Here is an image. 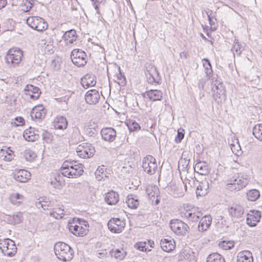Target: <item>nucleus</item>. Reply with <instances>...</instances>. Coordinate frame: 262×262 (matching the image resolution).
<instances>
[{
    "mask_svg": "<svg viewBox=\"0 0 262 262\" xmlns=\"http://www.w3.org/2000/svg\"><path fill=\"white\" fill-rule=\"evenodd\" d=\"M69 231L77 236L83 237L89 231V225L87 221L83 219L73 218L70 220L68 224Z\"/></svg>",
    "mask_w": 262,
    "mask_h": 262,
    "instance_id": "nucleus-1",
    "label": "nucleus"
},
{
    "mask_svg": "<svg viewBox=\"0 0 262 262\" xmlns=\"http://www.w3.org/2000/svg\"><path fill=\"white\" fill-rule=\"evenodd\" d=\"M211 81L213 98L217 103H222L226 98L225 89L217 75H212Z\"/></svg>",
    "mask_w": 262,
    "mask_h": 262,
    "instance_id": "nucleus-2",
    "label": "nucleus"
},
{
    "mask_svg": "<svg viewBox=\"0 0 262 262\" xmlns=\"http://www.w3.org/2000/svg\"><path fill=\"white\" fill-rule=\"evenodd\" d=\"M248 181L243 175L236 173L227 181V189L231 191H239L245 187Z\"/></svg>",
    "mask_w": 262,
    "mask_h": 262,
    "instance_id": "nucleus-3",
    "label": "nucleus"
},
{
    "mask_svg": "<svg viewBox=\"0 0 262 262\" xmlns=\"http://www.w3.org/2000/svg\"><path fill=\"white\" fill-rule=\"evenodd\" d=\"M0 250L4 255L11 257L16 254L17 247L13 241L5 238L0 240Z\"/></svg>",
    "mask_w": 262,
    "mask_h": 262,
    "instance_id": "nucleus-4",
    "label": "nucleus"
},
{
    "mask_svg": "<svg viewBox=\"0 0 262 262\" xmlns=\"http://www.w3.org/2000/svg\"><path fill=\"white\" fill-rule=\"evenodd\" d=\"M26 21L31 28L39 32L46 30L48 27L47 23L39 16L29 17Z\"/></svg>",
    "mask_w": 262,
    "mask_h": 262,
    "instance_id": "nucleus-5",
    "label": "nucleus"
},
{
    "mask_svg": "<svg viewBox=\"0 0 262 262\" xmlns=\"http://www.w3.org/2000/svg\"><path fill=\"white\" fill-rule=\"evenodd\" d=\"M76 152L80 158H90L94 156L95 149L91 144L84 142L77 147Z\"/></svg>",
    "mask_w": 262,
    "mask_h": 262,
    "instance_id": "nucleus-6",
    "label": "nucleus"
},
{
    "mask_svg": "<svg viewBox=\"0 0 262 262\" xmlns=\"http://www.w3.org/2000/svg\"><path fill=\"white\" fill-rule=\"evenodd\" d=\"M142 167L144 171L150 175L156 173L158 165L156 159L150 156L147 155L142 160Z\"/></svg>",
    "mask_w": 262,
    "mask_h": 262,
    "instance_id": "nucleus-7",
    "label": "nucleus"
},
{
    "mask_svg": "<svg viewBox=\"0 0 262 262\" xmlns=\"http://www.w3.org/2000/svg\"><path fill=\"white\" fill-rule=\"evenodd\" d=\"M71 59L73 64L78 67L84 66L87 62L86 53L80 49H74L72 51Z\"/></svg>",
    "mask_w": 262,
    "mask_h": 262,
    "instance_id": "nucleus-8",
    "label": "nucleus"
},
{
    "mask_svg": "<svg viewBox=\"0 0 262 262\" xmlns=\"http://www.w3.org/2000/svg\"><path fill=\"white\" fill-rule=\"evenodd\" d=\"M22 57V51L13 48L8 51L6 56V61L8 63H11L14 66H15L20 62Z\"/></svg>",
    "mask_w": 262,
    "mask_h": 262,
    "instance_id": "nucleus-9",
    "label": "nucleus"
},
{
    "mask_svg": "<svg viewBox=\"0 0 262 262\" xmlns=\"http://www.w3.org/2000/svg\"><path fill=\"white\" fill-rule=\"evenodd\" d=\"M83 171L81 164H76L75 162L73 163L67 161V177L77 178L82 174Z\"/></svg>",
    "mask_w": 262,
    "mask_h": 262,
    "instance_id": "nucleus-10",
    "label": "nucleus"
},
{
    "mask_svg": "<svg viewBox=\"0 0 262 262\" xmlns=\"http://www.w3.org/2000/svg\"><path fill=\"white\" fill-rule=\"evenodd\" d=\"M180 214L182 217L186 218L188 221L192 222H197L203 215L202 212L197 211L195 208L184 209L181 211Z\"/></svg>",
    "mask_w": 262,
    "mask_h": 262,
    "instance_id": "nucleus-11",
    "label": "nucleus"
},
{
    "mask_svg": "<svg viewBox=\"0 0 262 262\" xmlns=\"http://www.w3.org/2000/svg\"><path fill=\"white\" fill-rule=\"evenodd\" d=\"M107 226L112 232L118 233L124 230L125 223L124 221L119 218H113L108 221Z\"/></svg>",
    "mask_w": 262,
    "mask_h": 262,
    "instance_id": "nucleus-12",
    "label": "nucleus"
},
{
    "mask_svg": "<svg viewBox=\"0 0 262 262\" xmlns=\"http://www.w3.org/2000/svg\"><path fill=\"white\" fill-rule=\"evenodd\" d=\"M24 94L26 99L35 100L39 97L41 91L37 86L32 84H27L24 89Z\"/></svg>",
    "mask_w": 262,
    "mask_h": 262,
    "instance_id": "nucleus-13",
    "label": "nucleus"
},
{
    "mask_svg": "<svg viewBox=\"0 0 262 262\" xmlns=\"http://www.w3.org/2000/svg\"><path fill=\"white\" fill-rule=\"evenodd\" d=\"M170 228L177 234L184 235L189 229V226L184 222L180 220L171 221Z\"/></svg>",
    "mask_w": 262,
    "mask_h": 262,
    "instance_id": "nucleus-14",
    "label": "nucleus"
},
{
    "mask_svg": "<svg viewBox=\"0 0 262 262\" xmlns=\"http://www.w3.org/2000/svg\"><path fill=\"white\" fill-rule=\"evenodd\" d=\"M261 212L257 210H250L247 214V224L250 227H254L259 222Z\"/></svg>",
    "mask_w": 262,
    "mask_h": 262,
    "instance_id": "nucleus-15",
    "label": "nucleus"
},
{
    "mask_svg": "<svg viewBox=\"0 0 262 262\" xmlns=\"http://www.w3.org/2000/svg\"><path fill=\"white\" fill-rule=\"evenodd\" d=\"M228 212L232 220H236L242 217L244 213V209L239 204H234L228 209Z\"/></svg>",
    "mask_w": 262,
    "mask_h": 262,
    "instance_id": "nucleus-16",
    "label": "nucleus"
},
{
    "mask_svg": "<svg viewBox=\"0 0 262 262\" xmlns=\"http://www.w3.org/2000/svg\"><path fill=\"white\" fill-rule=\"evenodd\" d=\"M65 169L66 167H64L63 165H62V166L61 167L60 173H59L57 176H56L54 180L51 181V184L54 186V187L57 189H60L64 186V177H66V174L65 172L63 170Z\"/></svg>",
    "mask_w": 262,
    "mask_h": 262,
    "instance_id": "nucleus-17",
    "label": "nucleus"
},
{
    "mask_svg": "<svg viewBox=\"0 0 262 262\" xmlns=\"http://www.w3.org/2000/svg\"><path fill=\"white\" fill-rule=\"evenodd\" d=\"M100 96L99 93L95 89L88 91L85 95V100L89 104H95L98 102Z\"/></svg>",
    "mask_w": 262,
    "mask_h": 262,
    "instance_id": "nucleus-18",
    "label": "nucleus"
},
{
    "mask_svg": "<svg viewBox=\"0 0 262 262\" xmlns=\"http://www.w3.org/2000/svg\"><path fill=\"white\" fill-rule=\"evenodd\" d=\"M101 135L104 140L112 142L116 139V132L113 128L106 127L101 129Z\"/></svg>",
    "mask_w": 262,
    "mask_h": 262,
    "instance_id": "nucleus-19",
    "label": "nucleus"
},
{
    "mask_svg": "<svg viewBox=\"0 0 262 262\" xmlns=\"http://www.w3.org/2000/svg\"><path fill=\"white\" fill-rule=\"evenodd\" d=\"M14 179L20 183H26L31 178V173L25 169L15 171L14 174Z\"/></svg>",
    "mask_w": 262,
    "mask_h": 262,
    "instance_id": "nucleus-20",
    "label": "nucleus"
},
{
    "mask_svg": "<svg viewBox=\"0 0 262 262\" xmlns=\"http://www.w3.org/2000/svg\"><path fill=\"white\" fill-rule=\"evenodd\" d=\"M54 251L59 259L66 261V243H57L54 246Z\"/></svg>",
    "mask_w": 262,
    "mask_h": 262,
    "instance_id": "nucleus-21",
    "label": "nucleus"
},
{
    "mask_svg": "<svg viewBox=\"0 0 262 262\" xmlns=\"http://www.w3.org/2000/svg\"><path fill=\"white\" fill-rule=\"evenodd\" d=\"M96 83V77L92 74H88L81 79V84L84 89L93 86Z\"/></svg>",
    "mask_w": 262,
    "mask_h": 262,
    "instance_id": "nucleus-22",
    "label": "nucleus"
},
{
    "mask_svg": "<svg viewBox=\"0 0 262 262\" xmlns=\"http://www.w3.org/2000/svg\"><path fill=\"white\" fill-rule=\"evenodd\" d=\"M145 75L149 83L158 82L159 80V73L155 67H151L145 72Z\"/></svg>",
    "mask_w": 262,
    "mask_h": 262,
    "instance_id": "nucleus-23",
    "label": "nucleus"
},
{
    "mask_svg": "<svg viewBox=\"0 0 262 262\" xmlns=\"http://www.w3.org/2000/svg\"><path fill=\"white\" fill-rule=\"evenodd\" d=\"M201 218L198 225V229L199 231L203 232L206 231L210 227L212 223V217L210 215H206Z\"/></svg>",
    "mask_w": 262,
    "mask_h": 262,
    "instance_id": "nucleus-24",
    "label": "nucleus"
},
{
    "mask_svg": "<svg viewBox=\"0 0 262 262\" xmlns=\"http://www.w3.org/2000/svg\"><path fill=\"white\" fill-rule=\"evenodd\" d=\"M39 45L42 52L44 54L50 55L53 53L54 47L50 41L42 39Z\"/></svg>",
    "mask_w": 262,
    "mask_h": 262,
    "instance_id": "nucleus-25",
    "label": "nucleus"
},
{
    "mask_svg": "<svg viewBox=\"0 0 262 262\" xmlns=\"http://www.w3.org/2000/svg\"><path fill=\"white\" fill-rule=\"evenodd\" d=\"M160 245L162 249L167 252H170L175 247L174 241L170 237L162 239Z\"/></svg>",
    "mask_w": 262,
    "mask_h": 262,
    "instance_id": "nucleus-26",
    "label": "nucleus"
},
{
    "mask_svg": "<svg viewBox=\"0 0 262 262\" xmlns=\"http://www.w3.org/2000/svg\"><path fill=\"white\" fill-rule=\"evenodd\" d=\"M194 171L201 175H206L208 173L209 167L205 162L200 161L194 166Z\"/></svg>",
    "mask_w": 262,
    "mask_h": 262,
    "instance_id": "nucleus-27",
    "label": "nucleus"
},
{
    "mask_svg": "<svg viewBox=\"0 0 262 262\" xmlns=\"http://www.w3.org/2000/svg\"><path fill=\"white\" fill-rule=\"evenodd\" d=\"M237 257V262H253L252 253L249 251L240 252Z\"/></svg>",
    "mask_w": 262,
    "mask_h": 262,
    "instance_id": "nucleus-28",
    "label": "nucleus"
},
{
    "mask_svg": "<svg viewBox=\"0 0 262 262\" xmlns=\"http://www.w3.org/2000/svg\"><path fill=\"white\" fill-rule=\"evenodd\" d=\"M209 189V183L204 180L199 183L196 187V194L197 196H203L208 193Z\"/></svg>",
    "mask_w": 262,
    "mask_h": 262,
    "instance_id": "nucleus-29",
    "label": "nucleus"
},
{
    "mask_svg": "<svg viewBox=\"0 0 262 262\" xmlns=\"http://www.w3.org/2000/svg\"><path fill=\"white\" fill-rule=\"evenodd\" d=\"M46 112L42 105L34 107L31 112L32 118L41 119L45 116Z\"/></svg>",
    "mask_w": 262,
    "mask_h": 262,
    "instance_id": "nucleus-30",
    "label": "nucleus"
},
{
    "mask_svg": "<svg viewBox=\"0 0 262 262\" xmlns=\"http://www.w3.org/2000/svg\"><path fill=\"white\" fill-rule=\"evenodd\" d=\"M52 124L56 129L63 130L66 129V117L58 115L54 120Z\"/></svg>",
    "mask_w": 262,
    "mask_h": 262,
    "instance_id": "nucleus-31",
    "label": "nucleus"
},
{
    "mask_svg": "<svg viewBox=\"0 0 262 262\" xmlns=\"http://www.w3.org/2000/svg\"><path fill=\"white\" fill-rule=\"evenodd\" d=\"M106 202L111 205L116 204L119 201V195L114 191L108 192L105 197Z\"/></svg>",
    "mask_w": 262,
    "mask_h": 262,
    "instance_id": "nucleus-32",
    "label": "nucleus"
},
{
    "mask_svg": "<svg viewBox=\"0 0 262 262\" xmlns=\"http://www.w3.org/2000/svg\"><path fill=\"white\" fill-rule=\"evenodd\" d=\"M146 193L149 199L152 200V198L158 197L159 195L160 192L158 187L155 185H149L146 189Z\"/></svg>",
    "mask_w": 262,
    "mask_h": 262,
    "instance_id": "nucleus-33",
    "label": "nucleus"
},
{
    "mask_svg": "<svg viewBox=\"0 0 262 262\" xmlns=\"http://www.w3.org/2000/svg\"><path fill=\"white\" fill-rule=\"evenodd\" d=\"M146 94L152 101L160 100L163 97V93L158 90H150L146 92Z\"/></svg>",
    "mask_w": 262,
    "mask_h": 262,
    "instance_id": "nucleus-34",
    "label": "nucleus"
},
{
    "mask_svg": "<svg viewBox=\"0 0 262 262\" xmlns=\"http://www.w3.org/2000/svg\"><path fill=\"white\" fill-rule=\"evenodd\" d=\"M245 44L244 43H240L237 39H235L233 42L231 51L234 56H240L241 53L244 50Z\"/></svg>",
    "mask_w": 262,
    "mask_h": 262,
    "instance_id": "nucleus-35",
    "label": "nucleus"
},
{
    "mask_svg": "<svg viewBox=\"0 0 262 262\" xmlns=\"http://www.w3.org/2000/svg\"><path fill=\"white\" fill-rule=\"evenodd\" d=\"M9 199L12 204L14 205L19 206L24 201V196L17 192H14L10 194Z\"/></svg>",
    "mask_w": 262,
    "mask_h": 262,
    "instance_id": "nucleus-36",
    "label": "nucleus"
},
{
    "mask_svg": "<svg viewBox=\"0 0 262 262\" xmlns=\"http://www.w3.org/2000/svg\"><path fill=\"white\" fill-rule=\"evenodd\" d=\"M24 138L28 141H35L38 139V135L35 134L34 128L30 127L26 129L23 134Z\"/></svg>",
    "mask_w": 262,
    "mask_h": 262,
    "instance_id": "nucleus-37",
    "label": "nucleus"
},
{
    "mask_svg": "<svg viewBox=\"0 0 262 262\" xmlns=\"http://www.w3.org/2000/svg\"><path fill=\"white\" fill-rule=\"evenodd\" d=\"M126 203L128 207L132 209L136 208L139 205V201L137 196L129 194L126 199Z\"/></svg>",
    "mask_w": 262,
    "mask_h": 262,
    "instance_id": "nucleus-38",
    "label": "nucleus"
},
{
    "mask_svg": "<svg viewBox=\"0 0 262 262\" xmlns=\"http://www.w3.org/2000/svg\"><path fill=\"white\" fill-rule=\"evenodd\" d=\"M202 63L205 69V73L208 77V79L211 80L212 76L217 75L212 74L213 71L210 61L208 59L204 58L202 60Z\"/></svg>",
    "mask_w": 262,
    "mask_h": 262,
    "instance_id": "nucleus-39",
    "label": "nucleus"
},
{
    "mask_svg": "<svg viewBox=\"0 0 262 262\" xmlns=\"http://www.w3.org/2000/svg\"><path fill=\"white\" fill-rule=\"evenodd\" d=\"M189 164V161L186 160H182L179 163V170L180 173V177L183 181V178L184 176L188 173V166Z\"/></svg>",
    "mask_w": 262,
    "mask_h": 262,
    "instance_id": "nucleus-40",
    "label": "nucleus"
},
{
    "mask_svg": "<svg viewBox=\"0 0 262 262\" xmlns=\"http://www.w3.org/2000/svg\"><path fill=\"white\" fill-rule=\"evenodd\" d=\"M230 148L232 152L236 156L242 154L241 147L237 139H234L232 143H230Z\"/></svg>",
    "mask_w": 262,
    "mask_h": 262,
    "instance_id": "nucleus-41",
    "label": "nucleus"
},
{
    "mask_svg": "<svg viewBox=\"0 0 262 262\" xmlns=\"http://www.w3.org/2000/svg\"><path fill=\"white\" fill-rule=\"evenodd\" d=\"M252 134L258 140L262 142V123L254 125L253 128Z\"/></svg>",
    "mask_w": 262,
    "mask_h": 262,
    "instance_id": "nucleus-42",
    "label": "nucleus"
},
{
    "mask_svg": "<svg viewBox=\"0 0 262 262\" xmlns=\"http://www.w3.org/2000/svg\"><path fill=\"white\" fill-rule=\"evenodd\" d=\"M97 125L94 122H90L89 124L84 127V131L86 135L92 137L97 134Z\"/></svg>",
    "mask_w": 262,
    "mask_h": 262,
    "instance_id": "nucleus-43",
    "label": "nucleus"
},
{
    "mask_svg": "<svg viewBox=\"0 0 262 262\" xmlns=\"http://www.w3.org/2000/svg\"><path fill=\"white\" fill-rule=\"evenodd\" d=\"M259 191L255 189L250 190L247 192V198L249 201H255L259 198Z\"/></svg>",
    "mask_w": 262,
    "mask_h": 262,
    "instance_id": "nucleus-44",
    "label": "nucleus"
},
{
    "mask_svg": "<svg viewBox=\"0 0 262 262\" xmlns=\"http://www.w3.org/2000/svg\"><path fill=\"white\" fill-rule=\"evenodd\" d=\"M207 262H225L224 258L217 253H213L208 255Z\"/></svg>",
    "mask_w": 262,
    "mask_h": 262,
    "instance_id": "nucleus-45",
    "label": "nucleus"
},
{
    "mask_svg": "<svg viewBox=\"0 0 262 262\" xmlns=\"http://www.w3.org/2000/svg\"><path fill=\"white\" fill-rule=\"evenodd\" d=\"M170 187L171 190H172V194L174 197H181L183 196L184 192L186 191L187 190L186 184L184 185V191L182 190L180 191L179 188L176 185H171Z\"/></svg>",
    "mask_w": 262,
    "mask_h": 262,
    "instance_id": "nucleus-46",
    "label": "nucleus"
},
{
    "mask_svg": "<svg viewBox=\"0 0 262 262\" xmlns=\"http://www.w3.org/2000/svg\"><path fill=\"white\" fill-rule=\"evenodd\" d=\"M112 256H114L115 258L118 260H122L125 256L126 252L123 249H116L112 250L111 252Z\"/></svg>",
    "mask_w": 262,
    "mask_h": 262,
    "instance_id": "nucleus-47",
    "label": "nucleus"
},
{
    "mask_svg": "<svg viewBox=\"0 0 262 262\" xmlns=\"http://www.w3.org/2000/svg\"><path fill=\"white\" fill-rule=\"evenodd\" d=\"M77 34L76 31L74 30H70L67 31V43L72 44L74 41L77 39Z\"/></svg>",
    "mask_w": 262,
    "mask_h": 262,
    "instance_id": "nucleus-48",
    "label": "nucleus"
},
{
    "mask_svg": "<svg viewBox=\"0 0 262 262\" xmlns=\"http://www.w3.org/2000/svg\"><path fill=\"white\" fill-rule=\"evenodd\" d=\"M34 5V0H23L21 10L25 12L29 11Z\"/></svg>",
    "mask_w": 262,
    "mask_h": 262,
    "instance_id": "nucleus-49",
    "label": "nucleus"
},
{
    "mask_svg": "<svg viewBox=\"0 0 262 262\" xmlns=\"http://www.w3.org/2000/svg\"><path fill=\"white\" fill-rule=\"evenodd\" d=\"M24 156L27 161L32 162L36 157V154L30 149H27L24 151Z\"/></svg>",
    "mask_w": 262,
    "mask_h": 262,
    "instance_id": "nucleus-50",
    "label": "nucleus"
},
{
    "mask_svg": "<svg viewBox=\"0 0 262 262\" xmlns=\"http://www.w3.org/2000/svg\"><path fill=\"white\" fill-rule=\"evenodd\" d=\"M105 169L103 167H99L96 171H95V177L98 181H101L104 178L106 177V173L105 172Z\"/></svg>",
    "mask_w": 262,
    "mask_h": 262,
    "instance_id": "nucleus-51",
    "label": "nucleus"
},
{
    "mask_svg": "<svg viewBox=\"0 0 262 262\" xmlns=\"http://www.w3.org/2000/svg\"><path fill=\"white\" fill-rule=\"evenodd\" d=\"M115 81L121 86H124L126 84V78L124 75L121 73L120 68H119V73L116 75V79Z\"/></svg>",
    "mask_w": 262,
    "mask_h": 262,
    "instance_id": "nucleus-52",
    "label": "nucleus"
},
{
    "mask_svg": "<svg viewBox=\"0 0 262 262\" xmlns=\"http://www.w3.org/2000/svg\"><path fill=\"white\" fill-rule=\"evenodd\" d=\"M127 126L130 132L137 131L140 129V126L135 121H129L127 123Z\"/></svg>",
    "mask_w": 262,
    "mask_h": 262,
    "instance_id": "nucleus-53",
    "label": "nucleus"
},
{
    "mask_svg": "<svg viewBox=\"0 0 262 262\" xmlns=\"http://www.w3.org/2000/svg\"><path fill=\"white\" fill-rule=\"evenodd\" d=\"M10 218H12L13 221H11L13 224H19L22 222L23 220V213L21 212H17L14 214L12 217L10 216ZM11 221V220H10Z\"/></svg>",
    "mask_w": 262,
    "mask_h": 262,
    "instance_id": "nucleus-54",
    "label": "nucleus"
},
{
    "mask_svg": "<svg viewBox=\"0 0 262 262\" xmlns=\"http://www.w3.org/2000/svg\"><path fill=\"white\" fill-rule=\"evenodd\" d=\"M51 215L56 219H62L64 215V210L60 208L56 209V211L51 213Z\"/></svg>",
    "mask_w": 262,
    "mask_h": 262,
    "instance_id": "nucleus-55",
    "label": "nucleus"
},
{
    "mask_svg": "<svg viewBox=\"0 0 262 262\" xmlns=\"http://www.w3.org/2000/svg\"><path fill=\"white\" fill-rule=\"evenodd\" d=\"M219 246L224 250L231 249L234 246V244L232 242L230 241H223L219 243Z\"/></svg>",
    "mask_w": 262,
    "mask_h": 262,
    "instance_id": "nucleus-56",
    "label": "nucleus"
},
{
    "mask_svg": "<svg viewBox=\"0 0 262 262\" xmlns=\"http://www.w3.org/2000/svg\"><path fill=\"white\" fill-rule=\"evenodd\" d=\"M7 155H1V157L2 160L9 162L13 159V152L9 148H7Z\"/></svg>",
    "mask_w": 262,
    "mask_h": 262,
    "instance_id": "nucleus-57",
    "label": "nucleus"
},
{
    "mask_svg": "<svg viewBox=\"0 0 262 262\" xmlns=\"http://www.w3.org/2000/svg\"><path fill=\"white\" fill-rule=\"evenodd\" d=\"M71 84V87L69 89L67 90V96H71L75 93L76 88V83L71 82L69 81L68 85Z\"/></svg>",
    "mask_w": 262,
    "mask_h": 262,
    "instance_id": "nucleus-58",
    "label": "nucleus"
},
{
    "mask_svg": "<svg viewBox=\"0 0 262 262\" xmlns=\"http://www.w3.org/2000/svg\"><path fill=\"white\" fill-rule=\"evenodd\" d=\"M25 123V120L21 117H17L14 119V121L12 122V124L15 126H22Z\"/></svg>",
    "mask_w": 262,
    "mask_h": 262,
    "instance_id": "nucleus-59",
    "label": "nucleus"
},
{
    "mask_svg": "<svg viewBox=\"0 0 262 262\" xmlns=\"http://www.w3.org/2000/svg\"><path fill=\"white\" fill-rule=\"evenodd\" d=\"M92 2V4L94 7L97 14H100V11L99 9V5L101 3L103 0H91Z\"/></svg>",
    "mask_w": 262,
    "mask_h": 262,
    "instance_id": "nucleus-60",
    "label": "nucleus"
},
{
    "mask_svg": "<svg viewBox=\"0 0 262 262\" xmlns=\"http://www.w3.org/2000/svg\"><path fill=\"white\" fill-rule=\"evenodd\" d=\"M67 246L69 248V250H68V251L67 252V256L68 255H69L68 256V257H67V260H71L74 255V250L71 248V247L70 246H69L67 244Z\"/></svg>",
    "mask_w": 262,
    "mask_h": 262,
    "instance_id": "nucleus-61",
    "label": "nucleus"
},
{
    "mask_svg": "<svg viewBox=\"0 0 262 262\" xmlns=\"http://www.w3.org/2000/svg\"><path fill=\"white\" fill-rule=\"evenodd\" d=\"M146 242H140L136 245V247L141 251H146Z\"/></svg>",
    "mask_w": 262,
    "mask_h": 262,
    "instance_id": "nucleus-62",
    "label": "nucleus"
},
{
    "mask_svg": "<svg viewBox=\"0 0 262 262\" xmlns=\"http://www.w3.org/2000/svg\"><path fill=\"white\" fill-rule=\"evenodd\" d=\"M184 134L179 131L178 132L177 136L175 138V141L177 143H180L183 139Z\"/></svg>",
    "mask_w": 262,
    "mask_h": 262,
    "instance_id": "nucleus-63",
    "label": "nucleus"
},
{
    "mask_svg": "<svg viewBox=\"0 0 262 262\" xmlns=\"http://www.w3.org/2000/svg\"><path fill=\"white\" fill-rule=\"evenodd\" d=\"M206 14L207 15L209 23L210 25H212V24L214 23V22L213 21V17L211 16L212 14V11L211 10H209L208 11L206 12Z\"/></svg>",
    "mask_w": 262,
    "mask_h": 262,
    "instance_id": "nucleus-64",
    "label": "nucleus"
}]
</instances>
